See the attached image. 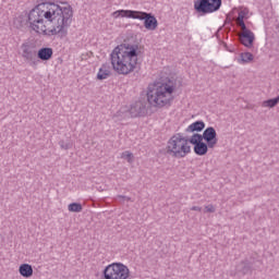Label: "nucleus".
<instances>
[{
  "label": "nucleus",
  "instance_id": "f257e3e1",
  "mask_svg": "<svg viewBox=\"0 0 279 279\" xmlns=\"http://www.w3.org/2000/svg\"><path fill=\"white\" fill-rule=\"evenodd\" d=\"M63 5L56 2H41L28 13V23L33 32L44 36L66 38L69 27L73 23V7L66 2Z\"/></svg>",
  "mask_w": 279,
  "mask_h": 279
},
{
  "label": "nucleus",
  "instance_id": "f03ea898",
  "mask_svg": "<svg viewBox=\"0 0 279 279\" xmlns=\"http://www.w3.org/2000/svg\"><path fill=\"white\" fill-rule=\"evenodd\" d=\"M113 71L119 75H130L138 64V45L123 44L110 54Z\"/></svg>",
  "mask_w": 279,
  "mask_h": 279
},
{
  "label": "nucleus",
  "instance_id": "7ed1b4c3",
  "mask_svg": "<svg viewBox=\"0 0 279 279\" xmlns=\"http://www.w3.org/2000/svg\"><path fill=\"white\" fill-rule=\"evenodd\" d=\"M173 90L175 87L163 83L159 86L153 85L147 90V101L155 108H165V106H171L173 101Z\"/></svg>",
  "mask_w": 279,
  "mask_h": 279
},
{
  "label": "nucleus",
  "instance_id": "20e7f679",
  "mask_svg": "<svg viewBox=\"0 0 279 279\" xmlns=\"http://www.w3.org/2000/svg\"><path fill=\"white\" fill-rule=\"evenodd\" d=\"M189 141L182 133H175L167 143L166 154L171 158H186L191 154Z\"/></svg>",
  "mask_w": 279,
  "mask_h": 279
},
{
  "label": "nucleus",
  "instance_id": "39448f33",
  "mask_svg": "<svg viewBox=\"0 0 279 279\" xmlns=\"http://www.w3.org/2000/svg\"><path fill=\"white\" fill-rule=\"evenodd\" d=\"M102 276L105 279H129L130 268L123 263H112L105 267Z\"/></svg>",
  "mask_w": 279,
  "mask_h": 279
},
{
  "label": "nucleus",
  "instance_id": "423d86ee",
  "mask_svg": "<svg viewBox=\"0 0 279 279\" xmlns=\"http://www.w3.org/2000/svg\"><path fill=\"white\" fill-rule=\"evenodd\" d=\"M221 0H195L194 10L198 14H213V12H219L222 5Z\"/></svg>",
  "mask_w": 279,
  "mask_h": 279
},
{
  "label": "nucleus",
  "instance_id": "0eeeda50",
  "mask_svg": "<svg viewBox=\"0 0 279 279\" xmlns=\"http://www.w3.org/2000/svg\"><path fill=\"white\" fill-rule=\"evenodd\" d=\"M22 58L29 64V66H38L36 47L32 43H24L21 46Z\"/></svg>",
  "mask_w": 279,
  "mask_h": 279
},
{
  "label": "nucleus",
  "instance_id": "6e6552de",
  "mask_svg": "<svg viewBox=\"0 0 279 279\" xmlns=\"http://www.w3.org/2000/svg\"><path fill=\"white\" fill-rule=\"evenodd\" d=\"M133 19L144 21V27L149 32H154L158 27V20L151 13L135 11Z\"/></svg>",
  "mask_w": 279,
  "mask_h": 279
},
{
  "label": "nucleus",
  "instance_id": "1a4fd4ad",
  "mask_svg": "<svg viewBox=\"0 0 279 279\" xmlns=\"http://www.w3.org/2000/svg\"><path fill=\"white\" fill-rule=\"evenodd\" d=\"M194 136H196L199 141H205L209 149H215L217 143H219V140L217 138V131L213 126L205 129L203 134L194 133Z\"/></svg>",
  "mask_w": 279,
  "mask_h": 279
},
{
  "label": "nucleus",
  "instance_id": "9d476101",
  "mask_svg": "<svg viewBox=\"0 0 279 279\" xmlns=\"http://www.w3.org/2000/svg\"><path fill=\"white\" fill-rule=\"evenodd\" d=\"M189 143H191V145H194V154H196V156H206L208 154V149H210V146H208V144L197 138L194 134L189 140Z\"/></svg>",
  "mask_w": 279,
  "mask_h": 279
},
{
  "label": "nucleus",
  "instance_id": "9b49d317",
  "mask_svg": "<svg viewBox=\"0 0 279 279\" xmlns=\"http://www.w3.org/2000/svg\"><path fill=\"white\" fill-rule=\"evenodd\" d=\"M129 113L131 114L132 119H136L138 117H145L147 114V104L144 101H135L131 105L129 109Z\"/></svg>",
  "mask_w": 279,
  "mask_h": 279
},
{
  "label": "nucleus",
  "instance_id": "f8f14e48",
  "mask_svg": "<svg viewBox=\"0 0 279 279\" xmlns=\"http://www.w3.org/2000/svg\"><path fill=\"white\" fill-rule=\"evenodd\" d=\"M254 271V262L250 259L241 260L235 266V272L241 274L242 276H247V274H252Z\"/></svg>",
  "mask_w": 279,
  "mask_h": 279
},
{
  "label": "nucleus",
  "instance_id": "ddd939ff",
  "mask_svg": "<svg viewBox=\"0 0 279 279\" xmlns=\"http://www.w3.org/2000/svg\"><path fill=\"white\" fill-rule=\"evenodd\" d=\"M254 40H255V36L253 32L250 29L242 32L240 35L241 45H243L244 47H247V49H252V47H254Z\"/></svg>",
  "mask_w": 279,
  "mask_h": 279
},
{
  "label": "nucleus",
  "instance_id": "4468645a",
  "mask_svg": "<svg viewBox=\"0 0 279 279\" xmlns=\"http://www.w3.org/2000/svg\"><path fill=\"white\" fill-rule=\"evenodd\" d=\"M37 58L43 62H49V60L53 58V48H49V47L40 48L37 52Z\"/></svg>",
  "mask_w": 279,
  "mask_h": 279
},
{
  "label": "nucleus",
  "instance_id": "2eb2a0df",
  "mask_svg": "<svg viewBox=\"0 0 279 279\" xmlns=\"http://www.w3.org/2000/svg\"><path fill=\"white\" fill-rule=\"evenodd\" d=\"M19 271L23 278H32L34 276V268L29 264L20 265Z\"/></svg>",
  "mask_w": 279,
  "mask_h": 279
},
{
  "label": "nucleus",
  "instance_id": "dca6fc26",
  "mask_svg": "<svg viewBox=\"0 0 279 279\" xmlns=\"http://www.w3.org/2000/svg\"><path fill=\"white\" fill-rule=\"evenodd\" d=\"M206 128V123L204 121L198 120L192 124H190L186 129L185 132L187 133H193V132H202Z\"/></svg>",
  "mask_w": 279,
  "mask_h": 279
},
{
  "label": "nucleus",
  "instance_id": "f3484780",
  "mask_svg": "<svg viewBox=\"0 0 279 279\" xmlns=\"http://www.w3.org/2000/svg\"><path fill=\"white\" fill-rule=\"evenodd\" d=\"M134 10H118L112 13L113 19H119V16H122V19H134Z\"/></svg>",
  "mask_w": 279,
  "mask_h": 279
},
{
  "label": "nucleus",
  "instance_id": "a211bd4d",
  "mask_svg": "<svg viewBox=\"0 0 279 279\" xmlns=\"http://www.w3.org/2000/svg\"><path fill=\"white\" fill-rule=\"evenodd\" d=\"M238 62L239 64H250V62H254V54L252 52H242Z\"/></svg>",
  "mask_w": 279,
  "mask_h": 279
},
{
  "label": "nucleus",
  "instance_id": "6ab92c4d",
  "mask_svg": "<svg viewBox=\"0 0 279 279\" xmlns=\"http://www.w3.org/2000/svg\"><path fill=\"white\" fill-rule=\"evenodd\" d=\"M108 77H110V70L102 65L97 73V80H108Z\"/></svg>",
  "mask_w": 279,
  "mask_h": 279
},
{
  "label": "nucleus",
  "instance_id": "aec40b11",
  "mask_svg": "<svg viewBox=\"0 0 279 279\" xmlns=\"http://www.w3.org/2000/svg\"><path fill=\"white\" fill-rule=\"evenodd\" d=\"M278 104H279V96H277L276 98L268 99V100L264 101L263 107L264 108H276V106H278Z\"/></svg>",
  "mask_w": 279,
  "mask_h": 279
},
{
  "label": "nucleus",
  "instance_id": "412c9836",
  "mask_svg": "<svg viewBox=\"0 0 279 279\" xmlns=\"http://www.w3.org/2000/svg\"><path fill=\"white\" fill-rule=\"evenodd\" d=\"M68 210H69L70 213H82L83 207H82V204H80V203H71V204L68 206Z\"/></svg>",
  "mask_w": 279,
  "mask_h": 279
},
{
  "label": "nucleus",
  "instance_id": "4be33fe9",
  "mask_svg": "<svg viewBox=\"0 0 279 279\" xmlns=\"http://www.w3.org/2000/svg\"><path fill=\"white\" fill-rule=\"evenodd\" d=\"M116 201L120 202V204H123V202H134V201H132V197L125 196V195L116 196Z\"/></svg>",
  "mask_w": 279,
  "mask_h": 279
},
{
  "label": "nucleus",
  "instance_id": "5701e85b",
  "mask_svg": "<svg viewBox=\"0 0 279 279\" xmlns=\"http://www.w3.org/2000/svg\"><path fill=\"white\" fill-rule=\"evenodd\" d=\"M59 145L61 147V149H71V147H73V144H71V142H64V140H61L59 142Z\"/></svg>",
  "mask_w": 279,
  "mask_h": 279
},
{
  "label": "nucleus",
  "instance_id": "b1692460",
  "mask_svg": "<svg viewBox=\"0 0 279 279\" xmlns=\"http://www.w3.org/2000/svg\"><path fill=\"white\" fill-rule=\"evenodd\" d=\"M121 158H124V160H128V162H132V158H134V155L126 150L122 153Z\"/></svg>",
  "mask_w": 279,
  "mask_h": 279
},
{
  "label": "nucleus",
  "instance_id": "393cba45",
  "mask_svg": "<svg viewBox=\"0 0 279 279\" xmlns=\"http://www.w3.org/2000/svg\"><path fill=\"white\" fill-rule=\"evenodd\" d=\"M217 209L213 204L205 206V213H215Z\"/></svg>",
  "mask_w": 279,
  "mask_h": 279
},
{
  "label": "nucleus",
  "instance_id": "a878e982",
  "mask_svg": "<svg viewBox=\"0 0 279 279\" xmlns=\"http://www.w3.org/2000/svg\"><path fill=\"white\" fill-rule=\"evenodd\" d=\"M239 25H240L242 32H247V31H250L248 27H247V25H245V21L239 22Z\"/></svg>",
  "mask_w": 279,
  "mask_h": 279
},
{
  "label": "nucleus",
  "instance_id": "bb28decb",
  "mask_svg": "<svg viewBox=\"0 0 279 279\" xmlns=\"http://www.w3.org/2000/svg\"><path fill=\"white\" fill-rule=\"evenodd\" d=\"M243 19H245V13L240 12L239 15H238L239 22L243 21Z\"/></svg>",
  "mask_w": 279,
  "mask_h": 279
},
{
  "label": "nucleus",
  "instance_id": "cd10ccee",
  "mask_svg": "<svg viewBox=\"0 0 279 279\" xmlns=\"http://www.w3.org/2000/svg\"><path fill=\"white\" fill-rule=\"evenodd\" d=\"M191 210H196V211H198V213H202V207H199V206H193V207L191 208Z\"/></svg>",
  "mask_w": 279,
  "mask_h": 279
}]
</instances>
